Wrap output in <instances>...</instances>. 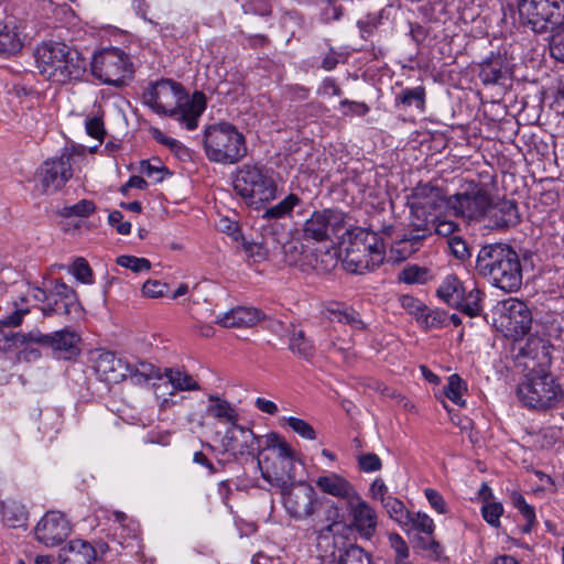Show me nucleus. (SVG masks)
<instances>
[{
	"mask_svg": "<svg viewBox=\"0 0 564 564\" xmlns=\"http://www.w3.org/2000/svg\"><path fill=\"white\" fill-rule=\"evenodd\" d=\"M142 100L155 113L174 118L187 130L197 128L198 118L206 107L202 94H195L189 100L183 86L172 79L149 84L142 93Z\"/></svg>",
	"mask_w": 564,
	"mask_h": 564,
	"instance_id": "obj_1",
	"label": "nucleus"
},
{
	"mask_svg": "<svg viewBox=\"0 0 564 564\" xmlns=\"http://www.w3.org/2000/svg\"><path fill=\"white\" fill-rule=\"evenodd\" d=\"M34 59L39 74L53 84L77 82L86 73L85 58L64 42H43L35 48Z\"/></svg>",
	"mask_w": 564,
	"mask_h": 564,
	"instance_id": "obj_2",
	"label": "nucleus"
},
{
	"mask_svg": "<svg viewBox=\"0 0 564 564\" xmlns=\"http://www.w3.org/2000/svg\"><path fill=\"white\" fill-rule=\"evenodd\" d=\"M477 272L505 292H517L522 285V267L518 253L506 243L482 246L476 258Z\"/></svg>",
	"mask_w": 564,
	"mask_h": 564,
	"instance_id": "obj_3",
	"label": "nucleus"
},
{
	"mask_svg": "<svg viewBox=\"0 0 564 564\" xmlns=\"http://www.w3.org/2000/svg\"><path fill=\"white\" fill-rule=\"evenodd\" d=\"M348 245L345 249L344 268L356 274H364L378 268L384 260L382 238L366 228L347 230Z\"/></svg>",
	"mask_w": 564,
	"mask_h": 564,
	"instance_id": "obj_4",
	"label": "nucleus"
},
{
	"mask_svg": "<svg viewBox=\"0 0 564 564\" xmlns=\"http://www.w3.org/2000/svg\"><path fill=\"white\" fill-rule=\"evenodd\" d=\"M260 454L262 457L257 456V465L268 482L284 487L295 478L293 451L278 434L267 435L265 445H261Z\"/></svg>",
	"mask_w": 564,
	"mask_h": 564,
	"instance_id": "obj_5",
	"label": "nucleus"
},
{
	"mask_svg": "<svg viewBox=\"0 0 564 564\" xmlns=\"http://www.w3.org/2000/svg\"><path fill=\"white\" fill-rule=\"evenodd\" d=\"M207 159L220 164L238 163L247 154L245 137L229 122H218L204 130Z\"/></svg>",
	"mask_w": 564,
	"mask_h": 564,
	"instance_id": "obj_6",
	"label": "nucleus"
},
{
	"mask_svg": "<svg viewBox=\"0 0 564 564\" xmlns=\"http://www.w3.org/2000/svg\"><path fill=\"white\" fill-rule=\"evenodd\" d=\"M234 189L247 204H264L278 197V185L270 169L242 165L234 177Z\"/></svg>",
	"mask_w": 564,
	"mask_h": 564,
	"instance_id": "obj_7",
	"label": "nucleus"
},
{
	"mask_svg": "<svg viewBox=\"0 0 564 564\" xmlns=\"http://www.w3.org/2000/svg\"><path fill=\"white\" fill-rule=\"evenodd\" d=\"M339 510L336 506L328 511L327 524L318 534V547L329 553L334 564H371V555L356 543L349 542L344 535L335 533L338 524Z\"/></svg>",
	"mask_w": 564,
	"mask_h": 564,
	"instance_id": "obj_8",
	"label": "nucleus"
},
{
	"mask_svg": "<svg viewBox=\"0 0 564 564\" xmlns=\"http://www.w3.org/2000/svg\"><path fill=\"white\" fill-rule=\"evenodd\" d=\"M563 390L551 373H531L518 384L517 397L523 406L549 410L563 399Z\"/></svg>",
	"mask_w": 564,
	"mask_h": 564,
	"instance_id": "obj_9",
	"label": "nucleus"
},
{
	"mask_svg": "<svg viewBox=\"0 0 564 564\" xmlns=\"http://www.w3.org/2000/svg\"><path fill=\"white\" fill-rule=\"evenodd\" d=\"M91 74L107 85L121 87L133 74L129 56L119 48H107L94 55Z\"/></svg>",
	"mask_w": 564,
	"mask_h": 564,
	"instance_id": "obj_10",
	"label": "nucleus"
},
{
	"mask_svg": "<svg viewBox=\"0 0 564 564\" xmlns=\"http://www.w3.org/2000/svg\"><path fill=\"white\" fill-rule=\"evenodd\" d=\"M492 198L485 184L470 182L466 189L446 198V207L456 217L482 221Z\"/></svg>",
	"mask_w": 564,
	"mask_h": 564,
	"instance_id": "obj_11",
	"label": "nucleus"
},
{
	"mask_svg": "<svg viewBox=\"0 0 564 564\" xmlns=\"http://www.w3.org/2000/svg\"><path fill=\"white\" fill-rule=\"evenodd\" d=\"M518 11L523 24L543 33L564 18V0H518Z\"/></svg>",
	"mask_w": 564,
	"mask_h": 564,
	"instance_id": "obj_12",
	"label": "nucleus"
},
{
	"mask_svg": "<svg viewBox=\"0 0 564 564\" xmlns=\"http://www.w3.org/2000/svg\"><path fill=\"white\" fill-rule=\"evenodd\" d=\"M496 325L506 337L520 340L531 329L532 313L527 303L516 297H509L500 303V313Z\"/></svg>",
	"mask_w": 564,
	"mask_h": 564,
	"instance_id": "obj_13",
	"label": "nucleus"
},
{
	"mask_svg": "<svg viewBox=\"0 0 564 564\" xmlns=\"http://www.w3.org/2000/svg\"><path fill=\"white\" fill-rule=\"evenodd\" d=\"M72 153L64 151L59 156L47 159L41 164L35 177L43 194L57 193L72 178Z\"/></svg>",
	"mask_w": 564,
	"mask_h": 564,
	"instance_id": "obj_14",
	"label": "nucleus"
},
{
	"mask_svg": "<svg viewBox=\"0 0 564 564\" xmlns=\"http://www.w3.org/2000/svg\"><path fill=\"white\" fill-rule=\"evenodd\" d=\"M283 506L288 514L296 521L312 518L319 507L315 489L307 482L282 487Z\"/></svg>",
	"mask_w": 564,
	"mask_h": 564,
	"instance_id": "obj_15",
	"label": "nucleus"
},
{
	"mask_svg": "<svg viewBox=\"0 0 564 564\" xmlns=\"http://www.w3.org/2000/svg\"><path fill=\"white\" fill-rule=\"evenodd\" d=\"M44 317L55 315L70 316L73 313L79 315L83 307L78 301L77 293L63 280L56 279L48 289V299L46 303L40 306Z\"/></svg>",
	"mask_w": 564,
	"mask_h": 564,
	"instance_id": "obj_16",
	"label": "nucleus"
},
{
	"mask_svg": "<svg viewBox=\"0 0 564 564\" xmlns=\"http://www.w3.org/2000/svg\"><path fill=\"white\" fill-rule=\"evenodd\" d=\"M262 440L253 434L250 429L242 427L235 423L229 426L221 440V446L225 452L235 457H251L252 459L261 453Z\"/></svg>",
	"mask_w": 564,
	"mask_h": 564,
	"instance_id": "obj_17",
	"label": "nucleus"
},
{
	"mask_svg": "<svg viewBox=\"0 0 564 564\" xmlns=\"http://www.w3.org/2000/svg\"><path fill=\"white\" fill-rule=\"evenodd\" d=\"M345 215L339 209L325 208L314 212L303 225V237L317 242L328 240L329 231L344 226Z\"/></svg>",
	"mask_w": 564,
	"mask_h": 564,
	"instance_id": "obj_18",
	"label": "nucleus"
},
{
	"mask_svg": "<svg viewBox=\"0 0 564 564\" xmlns=\"http://www.w3.org/2000/svg\"><path fill=\"white\" fill-rule=\"evenodd\" d=\"M72 527L59 511H48L35 527V538L46 546L61 544L70 534Z\"/></svg>",
	"mask_w": 564,
	"mask_h": 564,
	"instance_id": "obj_19",
	"label": "nucleus"
},
{
	"mask_svg": "<svg viewBox=\"0 0 564 564\" xmlns=\"http://www.w3.org/2000/svg\"><path fill=\"white\" fill-rule=\"evenodd\" d=\"M35 340L40 341V345L51 347L58 354V358L65 360H70L80 354V337L69 328L52 334H42L39 329H35Z\"/></svg>",
	"mask_w": 564,
	"mask_h": 564,
	"instance_id": "obj_20",
	"label": "nucleus"
},
{
	"mask_svg": "<svg viewBox=\"0 0 564 564\" xmlns=\"http://www.w3.org/2000/svg\"><path fill=\"white\" fill-rule=\"evenodd\" d=\"M348 505L351 517L350 528L364 540H371L377 532L378 517L376 510L359 495Z\"/></svg>",
	"mask_w": 564,
	"mask_h": 564,
	"instance_id": "obj_21",
	"label": "nucleus"
},
{
	"mask_svg": "<svg viewBox=\"0 0 564 564\" xmlns=\"http://www.w3.org/2000/svg\"><path fill=\"white\" fill-rule=\"evenodd\" d=\"M94 368L101 380L112 383L123 381L129 373V362L105 349L96 350Z\"/></svg>",
	"mask_w": 564,
	"mask_h": 564,
	"instance_id": "obj_22",
	"label": "nucleus"
},
{
	"mask_svg": "<svg viewBox=\"0 0 564 564\" xmlns=\"http://www.w3.org/2000/svg\"><path fill=\"white\" fill-rule=\"evenodd\" d=\"M482 223L485 227L495 230H505L514 227L520 223V214L514 200L500 199L491 200Z\"/></svg>",
	"mask_w": 564,
	"mask_h": 564,
	"instance_id": "obj_23",
	"label": "nucleus"
},
{
	"mask_svg": "<svg viewBox=\"0 0 564 564\" xmlns=\"http://www.w3.org/2000/svg\"><path fill=\"white\" fill-rule=\"evenodd\" d=\"M315 485L323 494L344 500L346 503L352 502L358 498L355 486L346 477L337 473L330 471L318 476Z\"/></svg>",
	"mask_w": 564,
	"mask_h": 564,
	"instance_id": "obj_24",
	"label": "nucleus"
},
{
	"mask_svg": "<svg viewBox=\"0 0 564 564\" xmlns=\"http://www.w3.org/2000/svg\"><path fill=\"white\" fill-rule=\"evenodd\" d=\"M263 314L253 307L237 306L216 317L221 327H252L259 323Z\"/></svg>",
	"mask_w": 564,
	"mask_h": 564,
	"instance_id": "obj_25",
	"label": "nucleus"
},
{
	"mask_svg": "<svg viewBox=\"0 0 564 564\" xmlns=\"http://www.w3.org/2000/svg\"><path fill=\"white\" fill-rule=\"evenodd\" d=\"M29 297L33 299L35 302L46 303L48 299V291L40 286L28 284L25 295L20 296L19 300L13 302L15 311L2 321L4 325L12 327L21 325L23 317L30 313V310L24 307Z\"/></svg>",
	"mask_w": 564,
	"mask_h": 564,
	"instance_id": "obj_26",
	"label": "nucleus"
},
{
	"mask_svg": "<svg viewBox=\"0 0 564 564\" xmlns=\"http://www.w3.org/2000/svg\"><path fill=\"white\" fill-rule=\"evenodd\" d=\"M118 527L115 529L113 535L118 543L124 547H139V525L135 521L128 518L122 511L112 512Z\"/></svg>",
	"mask_w": 564,
	"mask_h": 564,
	"instance_id": "obj_27",
	"label": "nucleus"
},
{
	"mask_svg": "<svg viewBox=\"0 0 564 564\" xmlns=\"http://www.w3.org/2000/svg\"><path fill=\"white\" fill-rule=\"evenodd\" d=\"M62 564H93L96 560L95 549L86 541L73 540L61 553Z\"/></svg>",
	"mask_w": 564,
	"mask_h": 564,
	"instance_id": "obj_28",
	"label": "nucleus"
},
{
	"mask_svg": "<svg viewBox=\"0 0 564 564\" xmlns=\"http://www.w3.org/2000/svg\"><path fill=\"white\" fill-rule=\"evenodd\" d=\"M285 264L307 271L312 267L310 250L299 240L286 241L283 247Z\"/></svg>",
	"mask_w": 564,
	"mask_h": 564,
	"instance_id": "obj_29",
	"label": "nucleus"
},
{
	"mask_svg": "<svg viewBox=\"0 0 564 564\" xmlns=\"http://www.w3.org/2000/svg\"><path fill=\"white\" fill-rule=\"evenodd\" d=\"M208 401L206 413L209 416L230 426L238 422L239 414L230 402L215 394L208 395Z\"/></svg>",
	"mask_w": 564,
	"mask_h": 564,
	"instance_id": "obj_30",
	"label": "nucleus"
},
{
	"mask_svg": "<svg viewBox=\"0 0 564 564\" xmlns=\"http://www.w3.org/2000/svg\"><path fill=\"white\" fill-rule=\"evenodd\" d=\"M411 210L410 226L413 231L432 235V227L436 221V209H427L426 207L409 204Z\"/></svg>",
	"mask_w": 564,
	"mask_h": 564,
	"instance_id": "obj_31",
	"label": "nucleus"
},
{
	"mask_svg": "<svg viewBox=\"0 0 564 564\" xmlns=\"http://www.w3.org/2000/svg\"><path fill=\"white\" fill-rule=\"evenodd\" d=\"M22 46L23 42L14 22H0V54H15Z\"/></svg>",
	"mask_w": 564,
	"mask_h": 564,
	"instance_id": "obj_32",
	"label": "nucleus"
},
{
	"mask_svg": "<svg viewBox=\"0 0 564 564\" xmlns=\"http://www.w3.org/2000/svg\"><path fill=\"white\" fill-rule=\"evenodd\" d=\"M464 291L465 288L457 276L447 275L438 286L436 293L447 305L456 308L463 301Z\"/></svg>",
	"mask_w": 564,
	"mask_h": 564,
	"instance_id": "obj_33",
	"label": "nucleus"
},
{
	"mask_svg": "<svg viewBox=\"0 0 564 564\" xmlns=\"http://www.w3.org/2000/svg\"><path fill=\"white\" fill-rule=\"evenodd\" d=\"M441 202V191L431 184H419L413 188L409 204L436 209Z\"/></svg>",
	"mask_w": 564,
	"mask_h": 564,
	"instance_id": "obj_34",
	"label": "nucleus"
},
{
	"mask_svg": "<svg viewBox=\"0 0 564 564\" xmlns=\"http://www.w3.org/2000/svg\"><path fill=\"white\" fill-rule=\"evenodd\" d=\"M425 238H427L425 234L412 229L409 235L392 245L391 252L398 260H405L420 249Z\"/></svg>",
	"mask_w": 564,
	"mask_h": 564,
	"instance_id": "obj_35",
	"label": "nucleus"
},
{
	"mask_svg": "<svg viewBox=\"0 0 564 564\" xmlns=\"http://www.w3.org/2000/svg\"><path fill=\"white\" fill-rule=\"evenodd\" d=\"M289 349L299 358L311 360L315 348L301 328L293 327L289 335Z\"/></svg>",
	"mask_w": 564,
	"mask_h": 564,
	"instance_id": "obj_36",
	"label": "nucleus"
},
{
	"mask_svg": "<svg viewBox=\"0 0 564 564\" xmlns=\"http://www.w3.org/2000/svg\"><path fill=\"white\" fill-rule=\"evenodd\" d=\"M164 377L172 384L174 390L177 391H196L199 390V384L188 372L180 368H166Z\"/></svg>",
	"mask_w": 564,
	"mask_h": 564,
	"instance_id": "obj_37",
	"label": "nucleus"
},
{
	"mask_svg": "<svg viewBox=\"0 0 564 564\" xmlns=\"http://www.w3.org/2000/svg\"><path fill=\"white\" fill-rule=\"evenodd\" d=\"M302 203V199L293 193H290L281 202L265 209L262 215L264 219H281L290 217L293 209Z\"/></svg>",
	"mask_w": 564,
	"mask_h": 564,
	"instance_id": "obj_38",
	"label": "nucleus"
},
{
	"mask_svg": "<svg viewBox=\"0 0 564 564\" xmlns=\"http://www.w3.org/2000/svg\"><path fill=\"white\" fill-rule=\"evenodd\" d=\"M128 377L138 384H142L152 379H160L162 376L160 369L148 361L139 360L135 364L129 362Z\"/></svg>",
	"mask_w": 564,
	"mask_h": 564,
	"instance_id": "obj_39",
	"label": "nucleus"
},
{
	"mask_svg": "<svg viewBox=\"0 0 564 564\" xmlns=\"http://www.w3.org/2000/svg\"><path fill=\"white\" fill-rule=\"evenodd\" d=\"M28 339L35 340V329L29 333L0 332V350L3 352L18 351Z\"/></svg>",
	"mask_w": 564,
	"mask_h": 564,
	"instance_id": "obj_40",
	"label": "nucleus"
},
{
	"mask_svg": "<svg viewBox=\"0 0 564 564\" xmlns=\"http://www.w3.org/2000/svg\"><path fill=\"white\" fill-rule=\"evenodd\" d=\"M479 78L485 85L500 84L505 78L502 61L497 57L484 62L480 66Z\"/></svg>",
	"mask_w": 564,
	"mask_h": 564,
	"instance_id": "obj_41",
	"label": "nucleus"
},
{
	"mask_svg": "<svg viewBox=\"0 0 564 564\" xmlns=\"http://www.w3.org/2000/svg\"><path fill=\"white\" fill-rule=\"evenodd\" d=\"M426 93L423 86L403 89L397 97L395 101L404 107L415 106L420 111L425 109Z\"/></svg>",
	"mask_w": 564,
	"mask_h": 564,
	"instance_id": "obj_42",
	"label": "nucleus"
},
{
	"mask_svg": "<svg viewBox=\"0 0 564 564\" xmlns=\"http://www.w3.org/2000/svg\"><path fill=\"white\" fill-rule=\"evenodd\" d=\"M511 502L512 506L518 509L523 519L525 520V524L522 528V532L530 533L533 525L535 524V511L534 508L527 503L524 497L518 492H511Z\"/></svg>",
	"mask_w": 564,
	"mask_h": 564,
	"instance_id": "obj_43",
	"label": "nucleus"
},
{
	"mask_svg": "<svg viewBox=\"0 0 564 564\" xmlns=\"http://www.w3.org/2000/svg\"><path fill=\"white\" fill-rule=\"evenodd\" d=\"M549 48L551 56L564 63V18L551 28Z\"/></svg>",
	"mask_w": 564,
	"mask_h": 564,
	"instance_id": "obj_44",
	"label": "nucleus"
},
{
	"mask_svg": "<svg viewBox=\"0 0 564 564\" xmlns=\"http://www.w3.org/2000/svg\"><path fill=\"white\" fill-rule=\"evenodd\" d=\"M383 508L388 512L389 517L399 523L400 527L404 528L411 523L410 520V511L406 509L404 503L394 497H389L384 503H382Z\"/></svg>",
	"mask_w": 564,
	"mask_h": 564,
	"instance_id": "obj_45",
	"label": "nucleus"
},
{
	"mask_svg": "<svg viewBox=\"0 0 564 564\" xmlns=\"http://www.w3.org/2000/svg\"><path fill=\"white\" fill-rule=\"evenodd\" d=\"M481 308V292L476 288L471 289L467 293L465 290L462 303L456 306V310L470 317L479 315Z\"/></svg>",
	"mask_w": 564,
	"mask_h": 564,
	"instance_id": "obj_46",
	"label": "nucleus"
},
{
	"mask_svg": "<svg viewBox=\"0 0 564 564\" xmlns=\"http://www.w3.org/2000/svg\"><path fill=\"white\" fill-rule=\"evenodd\" d=\"M411 523L404 525L406 531H417L427 535H432L435 529L433 519L426 513L416 512L410 513Z\"/></svg>",
	"mask_w": 564,
	"mask_h": 564,
	"instance_id": "obj_47",
	"label": "nucleus"
},
{
	"mask_svg": "<svg viewBox=\"0 0 564 564\" xmlns=\"http://www.w3.org/2000/svg\"><path fill=\"white\" fill-rule=\"evenodd\" d=\"M96 210V205L93 200L82 199L78 203L69 206H64L59 215L64 218L69 217H88Z\"/></svg>",
	"mask_w": 564,
	"mask_h": 564,
	"instance_id": "obj_48",
	"label": "nucleus"
},
{
	"mask_svg": "<svg viewBox=\"0 0 564 564\" xmlns=\"http://www.w3.org/2000/svg\"><path fill=\"white\" fill-rule=\"evenodd\" d=\"M140 172L153 183H161L166 175H170L169 170L162 165L159 160H154V162L148 160L141 161Z\"/></svg>",
	"mask_w": 564,
	"mask_h": 564,
	"instance_id": "obj_49",
	"label": "nucleus"
},
{
	"mask_svg": "<svg viewBox=\"0 0 564 564\" xmlns=\"http://www.w3.org/2000/svg\"><path fill=\"white\" fill-rule=\"evenodd\" d=\"M69 272L75 276V279L84 284H93L94 283V274L93 270L88 263V261L83 257H77L72 265Z\"/></svg>",
	"mask_w": 564,
	"mask_h": 564,
	"instance_id": "obj_50",
	"label": "nucleus"
},
{
	"mask_svg": "<svg viewBox=\"0 0 564 564\" xmlns=\"http://www.w3.org/2000/svg\"><path fill=\"white\" fill-rule=\"evenodd\" d=\"M333 319L338 323L351 326L354 329H364L365 323L360 318L359 313L352 308L332 311Z\"/></svg>",
	"mask_w": 564,
	"mask_h": 564,
	"instance_id": "obj_51",
	"label": "nucleus"
},
{
	"mask_svg": "<svg viewBox=\"0 0 564 564\" xmlns=\"http://www.w3.org/2000/svg\"><path fill=\"white\" fill-rule=\"evenodd\" d=\"M465 390L463 380L458 375H452L448 378L447 384L444 387L445 395L452 400L454 403L463 405L464 401L462 399L463 391Z\"/></svg>",
	"mask_w": 564,
	"mask_h": 564,
	"instance_id": "obj_52",
	"label": "nucleus"
},
{
	"mask_svg": "<svg viewBox=\"0 0 564 564\" xmlns=\"http://www.w3.org/2000/svg\"><path fill=\"white\" fill-rule=\"evenodd\" d=\"M284 420L286 421L288 425L292 429V431L299 434L301 437L310 441L316 438V433L313 426L306 421L294 416H289L285 417Z\"/></svg>",
	"mask_w": 564,
	"mask_h": 564,
	"instance_id": "obj_53",
	"label": "nucleus"
},
{
	"mask_svg": "<svg viewBox=\"0 0 564 564\" xmlns=\"http://www.w3.org/2000/svg\"><path fill=\"white\" fill-rule=\"evenodd\" d=\"M427 270L417 265H410L399 274V281L406 284L425 283Z\"/></svg>",
	"mask_w": 564,
	"mask_h": 564,
	"instance_id": "obj_54",
	"label": "nucleus"
},
{
	"mask_svg": "<svg viewBox=\"0 0 564 564\" xmlns=\"http://www.w3.org/2000/svg\"><path fill=\"white\" fill-rule=\"evenodd\" d=\"M117 263L122 267L130 269L133 272L148 271L151 268V263L145 258H138L134 256H120L117 258Z\"/></svg>",
	"mask_w": 564,
	"mask_h": 564,
	"instance_id": "obj_55",
	"label": "nucleus"
},
{
	"mask_svg": "<svg viewBox=\"0 0 564 564\" xmlns=\"http://www.w3.org/2000/svg\"><path fill=\"white\" fill-rule=\"evenodd\" d=\"M503 513V507L500 502H487L481 507V514L485 521L497 528L500 525V517Z\"/></svg>",
	"mask_w": 564,
	"mask_h": 564,
	"instance_id": "obj_56",
	"label": "nucleus"
},
{
	"mask_svg": "<svg viewBox=\"0 0 564 564\" xmlns=\"http://www.w3.org/2000/svg\"><path fill=\"white\" fill-rule=\"evenodd\" d=\"M423 316L421 318H417L416 321L424 327V328H437L443 325L445 322V314L441 311H432L429 310L427 306H424Z\"/></svg>",
	"mask_w": 564,
	"mask_h": 564,
	"instance_id": "obj_57",
	"label": "nucleus"
},
{
	"mask_svg": "<svg viewBox=\"0 0 564 564\" xmlns=\"http://www.w3.org/2000/svg\"><path fill=\"white\" fill-rule=\"evenodd\" d=\"M85 126L88 135L102 142L106 130L101 115L96 113L93 117L87 118Z\"/></svg>",
	"mask_w": 564,
	"mask_h": 564,
	"instance_id": "obj_58",
	"label": "nucleus"
},
{
	"mask_svg": "<svg viewBox=\"0 0 564 564\" xmlns=\"http://www.w3.org/2000/svg\"><path fill=\"white\" fill-rule=\"evenodd\" d=\"M35 344H40V341L28 339L26 343L23 344L18 350V360L26 362L39 360L41 358V351L34 346Z\"/></svg>",
	"mask_w": 564,
	"mask_h": 564,
	"instance_id": "obj_59",
	"label": "nucleus"
},
{
	"mask_svg": "<svg viewBox=\"0 0 564 564\" xmlns=\"http://www.w3.org/2000/svg\"><path fill=\"white\" fill-rule=\"evenodd\" d=\"M400 305L404 308L410 315L414 316L415 319L421 318L424 311V304L415 299L412 295H402L399 299Z\"/></svg>",
	"mask_w": 564,
	"mask_h": 564,
	"instance_id": "obj_60",
	"label": "nucleus"
},
{
	"mask_svg": "<svg viewBox=\"0 0 564 564\" xmlns=\"http://www.w3.org/2000/svg\"><path fill=\"white\" fill-rule=\"evenodd\" d=\"M448 248L452 252V254L459 259L465 260L470 258L471 253L468 248V245L465 240H463L459 236H453L447 240Z\"/></svg>",
	"mask_w": 564,
	"mask_h": 564,
	"instance_id": "obj_61",
	"label": "nucleus"
},
{
	"mask_svg": "<svg viewBox=\"0 0 564 564\" xmlns=\"http://www.w3.org/2000/svg\"><path fill=\"white\" fill-rule=\"evenodd\" d=\"M359 468L365 473H372L380 470L382 462L375 453H367L358 456Z\"/></svg>",
	"mask_w": 564,
	"mask_h": 564,
	"instance_id": "obj_62",
	"label": "nucleus"
},
{
	"mask_svg": "<svg viewBox=\"0 0 564 564\" xmlns=\"http://www.w3.org/2000/svg\"><path fill=\"white\" fill-rule=\"evenodd\" d=\"M243 249L254 262H262L269 256V250L262 242H245Z\"/></svg>",
	"mask_w": 564,
	"mask_h": 564,
	"instance_id": "obj_63",
	"label": "nucleus"
},
{
	"mask_svg": "<svg viewBox=\"0 0 564 564\" xmlns=\"http://www.w3.org/2000/svg\"><path fill=\"white\" fill-rule=\"evenodd\" d=\"M425 498L427 499L430 506L438 513L446 512V502L443 496L433 488L424 489Z\"/></svg>",
	"mask_w": 564,
	"mask_h": 564,
	"instance_id": "obj_64",
	"label": "nucleus"
}]
</instances>
